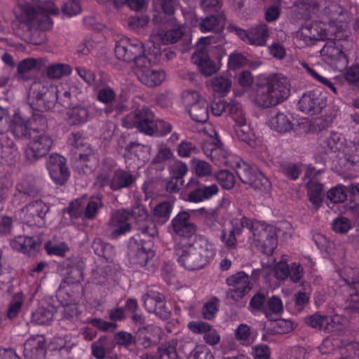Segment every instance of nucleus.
<instances>
[{
	"label": "nucleus",
	"instance_id": "obj_1",
	"mask_svg": "<svg viewBox=\"0 0 359 359\" xmlns=\"http://www.w3.org/2000/svg\"><path fill=\"white\" fill-rule=\"evenodd\" d=\"M350 19L347 10L336 3H330L324 8L321 21L302 28V34L306 41L329 40L320 50V55L322 60L335 71H341L348 64V59L341 46L334 40H339L344 36L341 32Z\"/></svg>",
	"mask_w": 359,
	"mask_h": 359
},
{
	"label": "nucleus",
	"instance_id": "obj_2",
	"mask_svg": "<svg viewBox=\"0 0 359 359\" xmlns=\"http://www.w3.org/2000/svg\"><path fill=\"white\" fill-rule=\"evenodd\" d=\"M216 252L215 245L202 236H197L192 243L181 241L175 246L177 262L188 271L205 266L214 259Z\"/></svg>",
	"mask_w": 359,
	"mask_h": 359
},
{
	"label": "nucleus",
	"instance_id": "obj_3",
	"mask_svg": "<svg viewBox=\"0 0 359 359\" xmlns=\"http://www.w3.org/2000/svg\"><path fill=\"white\" fill-rule=\"evenodd\" d=\"M59 0H25L20 2L15 8L14 13L21 23H25L29 28L48 29L52 27L53 21L50 15H58Z\"/></svg>",
	"mask_w": 359,
	"mask_h": 359
},
{
	"label": "nucleus",
	"instance_id": "obj_4",
	"mask_svg": "<svg viewBox=\"0 0 359 359\" xmlns=\"http://www.w3.org/2000/svg\"><path fill=\"white\" fill-rule=\"evenodd\" d=\"M133 218L139 230L144 236L154 238L158 234L156 226L149 219V217L142 205H136L130 213L126 210L114 212L108 226V231L113 238H118L130 231V220Z\"/></svg>",
	"mask_w": 359,
	"mask_h": 359
},
{
	"label": "nucleus",
	"instance_id": "obj_5",
	"mask_svg": "<svg viewBox=\"0 0 359 359\" xmlns=\"http://www.w3.org/2000/svg\"><path fill=\"white\" fill-rule=\"evenodd\" d=\"M251 231L253 238L250 237V242L265 254H272L277 246V241L289 240L293 233V228L288 222H280L276 227L255 221L252 224Z\"/></svg>",
	"mask_w": 359,
	"mask_h": 359
},
{
	"label": "nucleus",
	"instance_id": "obj_6",
	"mask_svg": "<svg viewBox=\"0 0 359 359\" xmlns=\"http://www.w3.org/2000/svg\"><path fill=\"white\" fill-rule=\"evenodd\" d=\"M290 86L286 77L281 74H274L269 78L266 88H259L255 95H251L250 99L263 107L276 105L288 97Z\"/></svg>",
	"mask_w": 359,
	"mask_h": 359
},
{
	"label": "nucleus",
	"instance_id": "obj_7",
	"mask_svg": "<svg viewBox=\"0 0 359 359\" xmlns=\"http://www.w3.org/2000/svg\"><path fill=\"white\" fill-rule=\"evenodd\" d=\"M123 126L127 128H137L138 130L147 135H167L171 131L169 123L163 120H155L154 114L143 107L125 117Z\"/></svg>",
	"mask_w": 359,
	"mask_h": 359
},
{
	"label": "nucleus",
	"instance_id": "obj_8",
	"mask_svg": "<svg viewBox=\"0 0 359 359\" xmlns=\"http://www.w3.org/2000/svg\"><path fill=\"white\" fill-rule=\"evenodd\" d=\"M161 53V48L154 46L146 57H139L136 60L134 72L139 81L148 87L159 86L165 79V74L163 70L152 67V65L158 61Z\"/></svg>",
	"mask_w": 359,
	"mask_h": 359
},
{
	"label": "nucleus",
	"instance_id": "obj_9",
	"mask_svg": "<svg viewBox=\"0 0 359 359\" xmlns=\"http://www.w3.org/2000/svg\"><path fill=\"white\" fill-rule=\"evenodd\" d=\"M337 273L345 299L344 309L359 312V269L345 266Z\"/></svg>",
	"mask_w": 359,
	"mask_h": 359
},
{
	"label": "nucleus",
	"instance_id": "obj_10",
	"mask_svg": "<svg viewBox=\"0 0 359 359\" xmlns=\"http://www.w3.org/2000/svg\"><path fill=\"white\" fill-rule=\"evenodd\" d=\"M30 125V120L19 110L11 115L8 109L0 106V134L11 131L16 139H26L32 135Z\"/></svg>",
	"mask_w": 359,
	"mask_h": 359
},
{
	"label": "nucleus",
	"instance_id": "obj_11",
	"mask_svg": "<svg viewBox=\"0 0 359 359\" xmlns=\"http://www.w3.org/2000/svg\"><path fill=\"white\" fill-rule=\"evenodd\" d=\"M152 49L149 41L144 47L139 39L123 36L116 41L114 51L118 60L127 62L135 60L136 66L137 59L146 57Z\"/></svg>",
	"mask_w": 359,
	"mask_h": 359
},
{
	"label": "nucleus",
	"instance_id": "obj_12",
	"mask_svg": "<svg viewBox=\"0 0 359 359\" xmlns=\"http://www.w3.org/2000/svg\"><path fill=\"white\" fill-rule=\"evenodd\" d=\"M184 15L186 21L184 25H175L165 32L152 35L149 41L151 47L158 46L160 48L159 44L157 43L158 41H161L163 44L174 43L182 38L185 41H191V29L189 25L195 27L197 20L195 14L192 12L184 13Z\"/></svg>",
	"mask_w": 359,
	"mask_h": 359
},
{
	"label": "nucleus",
	"instance_id": "obj_13",
	"mask_svg": "<svg viewBox=\"0 0 359 359\" xmlns=\"http://www.w3.org/2000/svg\"><path fill=\"white\" fill-rule=\"evenodd\" d=\"M255 221H250L247 217L239 215L238 217L232 218L230 221L231 228L229 229H224L220 235L222 242L229 248L235 249L237 246V238L243 231H248L249 234L248 242L252 247H255L254 243L250 242V237L253 238L251 231L252 224Z\"/></svg>",
	"mask_w": 359,
	"mask_h": 359
},
{
	"label": "nucleus",
	"instance_id": "obj_14",
	"mask_svg": "<svg viewBox=\"0 0 359 359\" xmlns=\"http://www.w3.org/2000/svg\"><path fill=\"white\" fill-rule=\"evenodd\" d=\"M129 248L131 262L141 266H145L155 255L152 241H143L139 236L130 238Z\"/></svg>",
	"mask_w": 359,
	"mask_h": 359
},
{
	"label": "nucleus",
	"instance_id": "obj_15",
	"mask_svg": "<svg viewBox=\"0 0 359 359\" xmlns=\"http://www.w3.org/2000/svg\"><path fill=\"white\" fill-rule=\"evenodd\" d=\"M210 37H201L197 43V50L192 56V60L201 72L205 76H210L217 72L220 67L210 60L208 55V45Z\"/></svg>",
	"mask_w": 359,
	"mask_h": 359
},
{
	"label": "nucleus",
	"instance_id": "obj_16",
	"mask_svg": "<svg viewBox=\"0 0 359 359\" xmlns=\"http://www.w3.org/2000/svg\"><path fill=\"white\" fill-rule=\"evenodd\" d=\"M49 207L41 200H36L25 207L20 212V219L29 226L41 227L45 225V217Z\"/></svg>",
	"mask_w": 359,
	"mask_h": 359
},
{
	"label": "nucleus",
	"instance_id": "obj_17",
	"mask_svg": "<svg viewBox=\"0 0 359 359\" xmlns=\"http://www.w3.org/2000/svg\"><path fill=\"white\" fill-rule=\"evenodd\" d=\"M226 281L229 287L227 297L236 302L244 297L252 289L250 277L244 271L229 276Z\"/></svg>",
	"mask_w": 359,
	"mask_h": 359
},
{
	"label": "nucleus",
	"instance_id": "obj_18",
	"mask_svg": "<svg viewBox=\"0 0 359 359\" xmlns=\"http://www.w3.org/2000/svg\"><path fill=\"white\" fill-rule=\"evenodd\" d=\"M237 175L243 183L250 184L255 189L266 191L271 187L269 180L263 173L248 164L243 163L240 165Z\"/></svg>",
	"mask_w": 359,
	"mask_h": 359
},
{
	"label": "nucleus",
	"instance_id": "obj_19",
	"mask_svg": "<svg viewBox=\"0 0 359 359\" xmlns=\"http://www.w3.org/2000/svg\"><path fill=\"white\" fill-rule=\"evenodd\" d=\"M135 181L134 177L129 172L119 170L114 173H102L95 182L96 186L103 187L109 185L113 190L130 187Z\"/></svg>",
	"mask_w": 359,
	"mask_h": 359
},
{
	"label": "nucleus",
	"instance_id": "obj_20",
	"mask_svg": "<svg viewBox=\"0 0 359 359\" xmlns=\"http://www.w3.org/2000/svg\"><path fill=\"white\" fill-rule=\"evenodd\" d=\"M327 104V97L319 89L308 91L302 96L299 101V109L306 114L320 113Z\"/></svg>",
	"mask_w": 359,
	"mask_h": 359
},
{
	"label": "nucleus",
	"instance_id": "obj_21",
	"mask_svg": "<svg viewBox=\"0 0 359 359\" xmlns=\"http://www.w3.org/2000/svg\"><path fill=\"white\" fill-rule=\"evenodd\" d=\"M229 115L235 124L233 126L236 136L241 141L250 144L254 140V133L247 123L245 115L238 104L230 107Z\"/></svg>",
	"mask_w": 359,
	"mask_h": 359
},
{
	"label": "nucleus",
	"instance_id": "obj_22",
	"mask_svg": "<svg viewBox=\"0 0 359 359\" xmlns=\"http://www.w3.org/2000/svg\"><path fill=\"white\" fill-rule=\"evenodd\" d=\"M204 132L211 139V143L207 141L203 145L205 155L210 156L219 165H227L229 162L226 158L224 151L219 147V141L214 127L211 124H207Z\"/></svg>",
	"mask_w": 359,
	"mask_h": 359
},
{
	"label": "nucleus",
	"instance_id": "obj_23",
	"mask_svg": "<svg viewBox=\"0 0 359 359\" xmlns=\"http://www.w3.org/2000/svg\"><path fill=\"white\" fill-rule=\"evenodd\" d=\"M236 35L244 42L256 46H264L269 37V29L265 24L251 27L249 30L235 28Z\"/></svg>",
	"mask_w": 359,
	"mask_h": 359
},
{
	"label": "nucleus",
	"instance_id": "obj_24",
	"mask_svg": "<svg viewBox=\"0 0 359 359\" xmlns=\"http://www.w3.org/2000/svg\"><path fill=\"white\" fill-rule=\"evenodd\" d=\"M47 168L52 180L57 184H64L69 177L65 158L60 154H51L47 161Z\"/></svg>",
	"mask_w": 359,
	"mask_h": 359
},
{
	"label": "nucleus",
	"instance_id": "obj_25",
	"mask_svg": "<svg viewBox=\"0 0 359 359\" xmlns=\"http://www.w3.org/2000/svg\"><path fill=\"white\" fill-rule=\"evenodd\" d=\"M53 144L52 139L47 135L41 134L34 137L25 150V155L29 161L36 160L44 156Z\"/></svg>",
	"mask_w": 359,
	"mask_h": 359
},
{
	"label": "nucleus",
	"instance_id": "obj_26",
	"mask_svg": "<svg viewBox=\"0 0 359 359\" xmlns=\"http://www.w3.org/2000/svg\"><path fill=\"white\" fill-rule=\"evenodd\" d=\"M48 87L41 81H34L31 85L28 93V103L33 110L43 111L51 107L50 103L46 105L43 95L46 94Z\"/></svg>",
	"mask_w": 359,
	"mask_h": 359
},
{
	"label": "nucleus",
	"instance_id": "obj_27",
	"mask_svg": "<svg viewBox=\"0 0 359 359\" xmlns=\"http://www.w3.org/2000/svg\"><path fill=\"white\" fill-rule=\"evenodd\" d=\"M142 301L145 309L154 313L161 318H166L169 311L165 309L163 296L158 292L151 291L143 296Z\"/></svg>",
	"mask_w": 359,
	"mask_h": 359
},
{
	"label": "nucleus",
	"instance_id": "obj_28",
	"mask_svg": "<svg viewBox=\"0 0 359 359\" xmlns=\"http://www.w3.org/2000/svg\"><path fill=\"white\" fill-rule=\"evenodd\" d=\"M190 215L187 211L179 212L172 220L171 224L176 234L190 237L195 233L196 227L189 221Z\"/></svg>",
	"mask_w": 359,
	"mask_h": 359
},
{
	"label": "nucleus",
	"instance_id": "obj_29",
	"mask_svg": "<svg viewBox=\"0 0 359 359\" xmlns=\"http://www.w3.org/2000/svg\"><path fill=\"white\" fill-rule=\"evenodd\" d=\"M45 339L42 335L29 338L24 344V354L27 359H38L45 355Z\"/></svg>",
	"mask_w": 359,
	"mask_h": 359
},
{
	"label": "nucleus",
	"instance_id": "obj_30",
	"mask_svg": "<svg viewBox=\"0 0 359 359\" xmlns=\"http://www.w3.org/2000/svg\"><path fill=\"white\" fill-rule=\"evenodd\" d=\"M61 306L57 310L63 313V318H69L77 316L79 313L78 305L74 302L73 298L68 293V290L60 289L56 294Z\"/></svg>",
	"mask_w": 359,
	"mask_h": 359
},
{
	"label": "nucleus",
	"instance_id": "obj_31",
	"mask_svg": "<svg viewBox=\"0 0 359 359\" xmlns=\"http://www.w3.org/2000/svg\"><path fill=\"white\" fill-rule=\"evenodd\" d=\"M267 123L271 129L280 133L289 132L292 128V123L287 115L277 110L271 111Z\"/></svg>",
	"mask_w": 359,
	"mask_h": 359
},
{
	"label": "nucleus",
	"instance_id": "obj_32",
	"mask_svg": "<svg viewBox=\"0 0 359 359\" xmlns=\"http://www.w3.org/2000/svg\"><path fill=\"white\" fill-rule=\"evenodd\" d=\"M18 155V148L13 141L8 137H3L0 142V163L12 164Z\"/></svg>",
	"mask_w": 359,
	"mask_h": 359
},
{
	"label": "nucleus",
	"instance_id": "obj_33",
	"mask_svg": "<svg viewBox=\"0 0 359 359\" xmlns=\"http://www.w3.org/2000/svg\"><path fill=\"white\" fill-rule=\"evenodd\" d=\"M97 162L96 155L90 149L87 154H79V158L74 163V169L80 173L87 175L92 172Z\"/></svg>",
	"mask_w": 359,
	"mask_h": 359
},
{
	"label": "nucleus",
	"instance_id": "obj_34",
	"mask_svg": "<svg viewBox=\"0 0 359 359\" xmlns=\"http://www.w3.org/2000/svg\"><path fill=\"white\" fill-rule=\"evenodd\" d=\"M127 150L128 154H126L127 158L134 160L137 158L138 168L149 160L150 148L148 146L133 143L128 147Z\"/></svg>",
	"mask_w": 359,
	"mask_h": 359
},
{
	"label": "nucleus",
	"instance_id": "obj_35",
	"mask_svg": "<svg viewBox=\"0 0 359 359\" xmlns=\"http://www.w3.org/2000/svg\"><path fill=\"white\" fill-rule=\"evenodd\" d=\"M13 249L31 255L36 248V243L32 237L19 236L11 241Z\"/></svg>",
	"mask_w": 359,
	"mask_h": 359
},
{
	"label": "nucleus",
	"instance_id": "obj_36",
	"mask_svg": "<svg viewBox=\"0 0 359 359\" xmlns=\"http://www.w3.org/2000/svg\"><path fill=\"white\" fill-rule=\"evenodd\" d=\"M95 110L94 105H89L88 107H77L68 111L69 121L71 124L76 125L87 121L89 115Z\"/></svg>",
	"mask_w": 359,
	"mask_h": 359
},
{
	"label": "nucleus",
	"instance_id": "obj_37",
	"mask_svg": "<svg viewBox=\"0 0 359 359\" xmlns=\"http://www.w3.org/2000/svg\"><path fill=\"white\" fill-rule=\"evenodd\" d=\"M224 25V16L219 13L217 16L210 15L203 20L200 23V29L202 32L221 31Z\"/></svg>",
	"mask_w": 359,
	"mask_h": 359
},
{
	"label": "nucleus",
	"instance_id": "obj_38",
	"mask_svg": "<svg viewBox=\"0 0 359 359\" xmlns=\"http://www.w3.org/2000/svg\"><path fill=\"white\" fill-rule=\"evenodd\" d=\"M172 208V205L168 202H162L157 204L152 210L153 219L154 220L153 222H156L159 224L166 223L170 217ZM149 219L152 222L150 218ZM154 225L156 226V224Z\"/></svg>",
	"mask_w": 359,
	"mask_h": 359
},
{
	"label": "nucleus",
	"instance_id": "obj_39",
	"mask_svg": "<svg viewBox=\"0 0 359 359\" xmlns=\"http://www.w3.org/2000/svg\"><path fill=\"white\" fill-rule=\"evenodd\" d=\"M55 309L53 306H49L48 308L41 306L32 313V322L38 325H48L53 320Z\"/></svg>",
	"mask_w": 359,
	"mask_h": 359
},
{
	"label": "nucleus",
	"instance_id": "obj_40",
	"mask_svg": "<svg viewBox=\"0 0 359 359\" xmlns=\"http://www.w3.org/2000/svg\"><path fill=\"white\" fill-rule=\"evenodd\" d=\"M189 113L196 122L205 123L208 118V105L205 98L189 108Z\"/></svg>",
	"mask_w": 359,
	"mask_h": 359
},
{
	"label": "nucleus",
	"instance_id": "obj_41",
	"mask_svg": "<svg viewBox=\"0 0 359 359\" xmlns=\"http://www.w3.org/2000/svg\"><path fill=\"white\" fill-rule=\"evenodd\" d=\"M307 188L311 202L316 205H318L323 200V184L318 182L315 179H311L307 182Z\"/></svg>",
	"mask_w": 359,
	"mask_h": 359
},
{
	"label": "nucleus",
	"instance_id": "obj_42",
	"mask_svg": "<svg viewBox=\"0 0 359 359\" xmlns=\"http://www.w3.org/2000/svg\"><path fill=\"white\" fill-rule=\"evenodd\" d=\"M313 240L321 251L326 252L330 256L334 255L337 245L333 241H330L319 233L313 234Z\"/></svg>",
	"mask_w": 359,
	"mask_h": 359
},
{
	"label": "nucleus",
	"instance_id": "obj_43",
	"mask_svg": "<svg viewBox=\"0 0 359 359\" xmlns=\"http://www.w3.org/2000/svg\"><path fill=\"white\" fill-rule=\"evenodd\" d=\"M231 81L224 76H217L211 81V88L213 91L220 95L228 94L231 88Z\"/></svg>",
	"mask_w": 359,
	"mask_h": 359
},
{
	"label": "nucleus",
	"instance_id": "obj_44",
	"mask_svg": "<svg viewBox=\"0 0 359 359\" xmlns=\"http://www.w3.org/2000/svg\"><path fill=\"white\" fill-rule=\"evenodd\" d=\"M122 21L129 29L138 32L148 25L149 18L145 15H136L127 19L122 18Z\"/></svg>",
	"mask_w": 359,
	"mask_h": 359
},
{
	"label": "nucleus",
	"instance_id": "obj_45",
	"mask_svg": "<svg viewBox=\"0 0 359 359\" xmlns=\"http://www.w3.org/2000/svg\"><path fill=\"white\" fill-rule=\"evenodd\" d=\"M177 345L176 340H171L161 345L158 350V359H179Z\"/></svg>",
	"mask_w": 359,
	"mask_h": 359
},
{
	"label": "nucleus",
	"instance_id": "obj_46",
	"mask_svg": "<svg viewBox=\"0 0 359 359\" xmlns=\"http://www.w3.org/2000/svg\"><path fill=\"white\" fill-rule=\"evenodd\" d=\"M109 340L105 337H100L91 345L92 354L97 359H104L108 351Z\"/></svg>",
	"mask_w": 359,
	"mask_h": 359
},
{
	"label": "nucleus",
	"instance_id": "obj_47",
	"mask_svg": "<svg viewBox=\"0 0 359 359\" xmlns=\"http://www.w3.org/2000/svg\"><path fill=\"white\" fill-rule=\"evenodd\" d=\"M72 72L71 67L65 64H53L47 69V75L50 79H60L69 74Z\"/></svg>",
	"mask_w": 359,
	"mask_h": 359
},
{
	"label": "nucleus",
	"instance_id": "obj_48",
	"mask_svg": "<svg viewBox=\"0 0 359 359\" xmlns=\"http://www.w3.org/2000/svg\"><path fill=\"white\" fill-rule=\"evenodd\" d=\"M237 340L243 345H249L254 341L250 327L246 324H241L235 330Z\"/></svg>",
	"mask_w": 359,
	"mask_h": 359
},
{
	"label": "nucleus",
	"instance_id": "obj_49",
	"mask_svg": "<svg viewBox=\"0 0 359 359\" xmlns=\"http://www.w3.org/2000/svg\"><path fill=\"white\" fill-rule=\"evenodd\" d=\"M102 205V196H93L87 203L84 210V216L88 219H93L97 215V210Z\"/></svg>",
	"mask_w": 359,
	"mask_h": 359
},
{
	"label": "nucleus",
	"instance_id": "obj_50",
	"mask_svg": "<svg viewBox=\"0 0 359 359\" xmlns=\"http://www.w3.org/2000/svg\"><path fill=\"white\" fill-rule=\"evenodd\" d=\"M219 303L217 297H212L207 301L202 309L203 317L207 320H212L219 310Z\"/></svg>",
	"mask_w": 359,
	"mask_h": 359
},
{
	"label": "nucleus",
	"instance_id": "obj_51",
	"mask_svg": "<svg viewBox=\"0 0 359 359\" xmlns=\"http://www.w3.org/2000/svg\"><path fill=\"white\" fill-rule=\"evenodd\" d=\"M332 229L337 233L344 234L352 229V223L349 219L340 216L333 220Z\"/></svg>",
	"mask_w": 359,
	"mask_h": 359
},
{
	"label": "nucleus",
	"instance_id": "obj_52",
	"mask_svg": "<svg viewBox=\"0 0 359 359\" xmlns=\"http://www.w3.org/2000/svg\"><path fill=\"white\" fill-rule=\"evenodd\" d=\"M328 198L333 203H342L346 200L347 191L344 186L339 184L327 192Z\"/></svg>",
	"mask_w": 359,
	"mask_h": 359
},
{
	"label": "nucleus",
	"instance_id": "obj_53",
	"mask_svg": "<svg viewBox=\"0 0 359 359\" xmlns=\"http://www.w3.org/2000/svg\"><path fill=\"white\" fill-rule=\"evenodd\" d=\"M93 248L97 255L107 259H110L114 253V248L110 244L103 243L100 240L93 243Z\"/></svg>",
	"mask_w": 359,
	"mask_h": 359
},
{
	"label": "nucleus",
	"instance_id": "obj_54",
	"mask_svg": "<svg viewBox=\"0 0 359 359\" xmlns=\"http://www.w3.org/2000/svg\"><path fill=\"white\" fill-rule=\"evenodd\" d=\"M24 302L23 294L21 292L17 293L13 296L11 305L8 308L7 316L12 319L15 318L21 310Z\"/></svg>",
	"mask_w": 359,
	"mask_h": 359
},
{
	"label": "nucleus",
	"instance_id": "obj_55",
	"mask_svg": "<svg viewBox=\"0 0 359 359\" xmlns=\"http://www.w3.org/2000/svg\"><path fill=\"white\" fill-rule=\"evenodd\" d=\"M187 359H215L211 351L204 345L196 346L189 354Z\"/></svg>",
	"mask_w": 359,
	"mask_h": 359
},
{
	"label": "nucleus",
	"instance_id": "obj_56",
	"mask_svg": "<svg viewBox=\"0 0 359 359\" xmlns=\"http://www.w3.org/2000/svg\"><path fill=\"white\" fill-rule=\"evenodd\" d=\"M182 98L184 104L188 107V109H189L191 107L195 105L205 97H202L201 95L196 90H187L183 92Z\"/></svg>",
	"mask_w": 359,
	"mask_h": 359
},
{
	"label": "nucleus",
	"instance_id": "obj_57",
	"mask_svg": "<svg viewBox=\"0 0 359 359\" xmlns=\"http://www.w3.org/2000/svg\"><path fill=\"white\" fill-rule=\"evenodd\" d=\"M18 194L21 198H27V196H34L38 193L33 184L27 180L20 181L16 186Z\"/></svg>",
	"mask_w": 359,
	"mask_h": 359
},
{
	"label": "nucleus",
	"instance_id": "obj_58",
	"mask_svg": "<svg viewBox=\"0 0 359 359\" xmlns=\"http://www.w3.org/2000/svg\"><path fill=\"white\" fill-rule=\"evenodd\" d=\"M86 203V198L76 199L72 201L67 210V212L71 217L77 218L84 214L83 207Z\"/></svg>",
	"mask_w": 359,
	"mask_h": 359
},
{
	"label": "nucleus",
	"instance_id": "obj_59",
	"mask_svg": "<svg viewBox=\"0 0 359 359\" xmlns=\"http://www.w3.org/2000/svg\"><path fill=\"white\" fill-rule=\"evenodd\" d=\"M247 64V58L240 53L234 52L229 56L228 67L229 69L235 70L245 67Z\"/></svg>",
	"mask_w": 359,
	"mask_h": 359
},
{
	"label": "nucleus",
	"instance_id": "obj_60",
	"mask_svg": "<svg viewBox=\"0 0 359 359\" xmlns=\"http://www.w3.org/2000/svg\"><path fill=\"white\" fill-rule=\"evenodd\" d=\"M217 180L222 187L226 189H231L235 183L233 175L225 170H220L217 173Z\"/></svg>",
	"mask_w": 359,
	"mask_h": 359
},
{
	"label": "nucleus",
	"instance_id": "obj_61",
	"mask_svg": "<svg viewBox=\"0 0 359 359\" xmlns=\"http://www.w3.org/2000/svg\"><path fill=\"white\" fill-rule=\"evenodd\" d=\"M293 323L291 320L278 319L273 325L272 331L278 334L289 333L293 330Z\"/></svg>",
	"mask_w": 359,
	"mask_h": 359
},
{
	"label": "nucleus",
	"instance_id": "obj_62",
	"mask_svg": "<svg viewBox=\"0 0 359 359\" xmlns=\"http://www.w3.org/2000/svg\"><path fill=\"white\" fill-rule=\"evenodd\" d=\"M311 291H299L294 295V308L297 311H302L309 304Z\"/></svg>",
	"mask_w": 359,
	"mask_h": 359
},
{
	"label": "nucleus",
	"instance_id": "obj_63",
	"mask_svg": "<svg viewBox=\"0 0 359 359\" xmlns=\"http://www.w3.org/2000/svg\"><path fill=\"white\" fill-rule=\"evenodd\" d=\"M305 322L309 326L316 329H324L328 323V317L315 313L306 318Z\"/></svg>",
	"mask_w": 359,
	"mask_h": 359
},
{
	"label": "nucleus",
	"instance_id": "obj_64",
	"mask_svg": "<svg viewBox=\"0 0 359 359\" xmlns=\"http://www.w3.org/2000/svg\"><path fill=\"white\" fill-rule=\"evenodd\" d=\"M348 320L346 318L336 314L331 317H328V323H327L326 326L325 327V330L328 332H331L332 330H340V325H344L347 323Z\"/></svg>",
	"mask_w": 359,
	"mask_h": 359
}]
</instances>
